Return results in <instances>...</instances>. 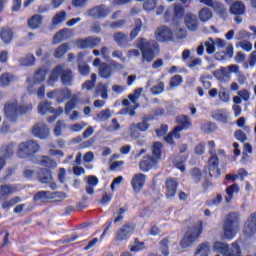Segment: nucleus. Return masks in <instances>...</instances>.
Instances as JSON below:
<instances>
[{
    "label": "nucleus",
    "instance_id": "1",
    "mask_svg": "<svg viewBox=\"0 0 256 256\" xmlns=\"http://www.w3.org/2000/svg\"><path fill=\"white\" fill-rule=\"evenodd\" d=\"M136 47L141 51L142 63H151L155 57H159L161 47L155 40H147L146 38H138Z\"/></svg>",
    "mask_w": 256,
    "mask_h": 256
},
{
    "label": "nucleus",
    "instance_id": "2",
    "mask_svg": "<svg viewBox=\"0 0 256 256\" xmlns=\"http://www.w3.org/2000/svg\"><path fill=\"white\" fill-rule=\"evenodd\" d=\"M37 165H40L39 173H38V180L47 185L53 181V169H57V161L51 159L49 156H38L35 160Z\"/></svg>",
    "mask_w": 256,
    "mask_h": 256
},
{
    "label": "nucleus",
    "instance_id": "3",
    "mask_svg": "<svg viewBox=\"0 0 256 256\" xmlns=\"http://www.w3.org/2000/svg\"><path fill=\"white\" fill-rule=\"evenodd\" d=\"M33 111V104L19 105L17 100L8 101L4 104V114L9 121L15 122L19 118V115H25Z\"/></svg>",
    "mask_w": 256,
    "mask_h": 256
},
{
    "label": "nucleus",
    "instance_id": "4",
    "mask_svg": "<svg viewBox=\"0 0 256 256\" xmlns=\"http://www.w3.org/2000/svg\"><path fill=\"white\" fill-rule=\"evenodd\" d=\"M61 79L63 85H72L73 84V71L65 66L59 64L56 65L53 70L51 71L50 76L47 79V85L49 87H54L57 81Z\"/></svg>",
    "mask_w": 256,
    "mask_h": 256
},
{
    "label": "nucleus",
    "instance_id": "5",
    "mask_svg": "<svg viewBox=\"0 0 256 256\" xmlns=\"http://www.w3.org/2000/svg\"><path fill=\"white\" fill-rule=\"evenodd\" d=\"M241 222V216L238 212H230L227 214L223 224L224 237L231 241L237 235L239 231V223Z\"/></svg>",
    "mask_w": 256,
    "mask_h": 256
},
{
    "label": "nucleus",
    "instance_id": "6",
    "mask_svg": "<svg viewBox=\"0 0 256 256\" xmlns=\"http://www.w3.org/2000/svg\"><path fill=\"white\" fill-rule=\"evenodd\" d=\"M93 65L98 68V75L102 79H110L113 75V71H121V69H123V64L115 60H111L110 63L102 62L101 58H96L93 61Z\"/></svg>",
    "mask_w": 256,
    "mask_h": 256
},
{
    "label": "nucleus",
    "instance_id": "7",
    "mask_svg": "<svg viewBox=\"0 0 256 256\" xmlns=\"http://www.w3.org/2000/svg\"><path fill=\"white\" fill-rule=\"evenodd\" d=\"M203 233V222L199 220L196 226L188 227L187 231L185 232L182 240L180 241V247L182 249H187L191 247L197 239L201 237Z\"/></svg>",
    "mask_w": 256,
    "mask_h": 256
},
{
    "label": "nucleus",
    "instance_id": "8",
    "mask_svg": "<svg viewBox=\"0 0 256 256\" xmlns=\"http://www.w3.org/2000/svg\"><path fill=\"white\" fill-rule=\"evenodd\" d=\"M41 146L35 140H28L22 142L18 146L17 155L20 159H28L33 157L36 153H39Z\"/></svg>",
    "mask_w": 256,
    "mask_h": 256
},
{
    "label": "nucleus",
    "instance_id": "9",
    "mask_svg": "<svg viewBox=\"0 0 256 256\" xmlns=\"http://www.w3.org/2000/svg\"><path fill=\"white\" fill-rule=\"evenodd\" d=\"M213 250L216 251V253H220V255L225 256H241V246L239 245V242H233L232 243V250L229 252V244H225L220 241H216L213 245Z\"/></svg>",
    "mask_w": 256,
    "mask_h": 256
},
{
    "label": "nucleus",
    "instance_id": "10",
    "mask_svg": "<svg viewBox=\"0 0 256 256\" xmlns=\"http://www.w3.org/2000/svg\"><path fill=\"white\" fill-rule=\"evenodd\" d=\"M179 189V181L177 178L168 177L164 183L165 197L168 201H173V198L177 196V190Z\"/></svg>",
    "mask_w": 256,
    "mask_h": 256
},
{
    "label": "nucleus",
    "instance_id": "11",
    "mask_svg": "<svg viewBox=\"0 0 256 256\" xmlns=\"http://www.w3.org/2000/svg\"><path fill=\"white\" fill-rule=\"evenodd\" d=\"M15 142L9 144H4L0 147L2 156H0V171L3 170V167L7 165V159H11L15 153Z\"/></svg>",
    "mask_w": 256,
    "mask_h": 256
},
{
    "label": "nucleus",
    "instance_id": "12",
    "mask_svg": "<svg viewBox=\"0 0 256 256\" xmlns=\"http://www.w3.org/2000/svg\"><path fill=\"white\" fill-rule=\"evenodd\" d=\"M137 225L133 222L124 224L121 228L117 230L116 241H127L133 233H135Z\"/></svg>",
    "mask_w": 256,
    "mask_h": 256
},
{
    "label": "nucleus",
    "instance_id": "13",
    "mask_svg": "<svg viewBox=\"0 0 256 256\" xmlns=\"http://www.w3.org/2000/svg\"><path fill=\"white\" fill-rule=\"evenodd\" d=\"M109 13H111V8L104 4L94 6L87 10V14L93 19H105V17L109 16Z\"/></svg>",
    "mask_w": 256,
    "mask_h": 256
},
{
    "label": "nucleus",
    "instance_id": "14",
    "mask_svg": "<svg viewBox=\"0 0 256 256\" xmlns=\"http://www.w3.org/2000/svg\"><path fill=\"white\" fill-rule=\"evenodd\" d=\"M71 90L64 89H55L47 93L48 99H56L57 103H64L67 99H71Z\"/></svg>",
    "mask_w": 256,
    "mask_h": 256
},
{
    "label": "nucleus",
    "instance_id": "15",
    "mask_svg": "<svg viewBox=\"0 0 256 256\" xmlns=\"http://www.w3.org/2000/svg\"><path fill=\"white\" fill-rule=\"evenodd\" d=\"M99 43H101V38L93 36L76 40V45L79 49H95Z\"/></svg>",
    "mask_w": 256,
    "mask_h": 256
},
{
    "label": "nucleus",
    "instance_id": "16",
    "mask_svg": "<svg viewBox=\"0 0 256 256\" xmlns=\"http://www.w3.org/2000/svg\"><path fill=\"white\" fill-rule=\"evenodd\" d=\"M256 233V212H253L243 227V235L245 237H253Z\"/></svg>",
    "mask_w": 256,
    "mask_h": 256
},
{
    "label": "nucleus",
    "instance_id": "17",
    "mask_svg": "<svg viewBox=\"0 0 256 256\" xmlns=\"http://www.w3.org/2000/svg\"><path fill=\"white\" fill-rule=\"evenodd\" d=\"M155 35L161 43L173 41V31L167 26L158 27Z\"/></svg>",
    "mask_w": 256,
    "mask_h": 256
},
{
    "label": "nucleus",
    "instance_id": "18",
    "mask_svg": "<svg viewBox=\"0 0 256 256\" xmlns=\"http://www.w3.org/2000/svg\"><path fill=\"white\" fill-rule=\"evenodd\" d=\"M208 172L210 177H219L221 169H219V157L213 154L208 160Z\"/></svg>",
    "mask_w": 256,
    "mask_h": 256
},
{
    "label": "nucleus",
    "instance_id": "19",
    "mask_svg": "<svg viewBox=\"0 0 256 256\" xmlns=\"http://www.w3.org/2000/svg\"><path fill=\"white\" fill-rule=\"evenodd\" d=\"M146 179L147 175L143 173H138L133 176L130 183L134 193H140V191L143 190V187H145Z\"/></svg>",
    "mask_w": 256,
    "mask_h": 256
},
{
    "label": "nucleus",
    "instance_id": "20",
    "mask_svg": "<svg viewBox=\"0 0 256 256\" xmlns=\"http://www.w3.org/2000/svg\"><path fill=\"white\" fill-rule=\"evenodd\" d=\"M176 123L178 124L174 129L181 133V131H187L193 127V122L188 115H180L176 118Z\"/></svg>",
    "mask_w": 256,
    "mask_h": 256
},
{
    "label": "nucleus",
    "instance_id": "21",
    "mask_svg": "<svg viewBox=\"0 0 256 256\" xmlns=\"http://www.w3.org/2000/svg\"><path fill=\"white\" fill-rule=\"evenodd\" d=\"M32 134L38 139H47L49 137V128L43 122L36 123L32 128Z\"/></svg>",
    "mask_w": 256,
    "mask_h": 256
},
{
    "label": "nucleus",
    "instance_id": "22",
    "mask_svg": "<svg viewBox=\"0 0 256 256\" xmlns=\"http://www.w3.org/2000/svg\"><path fill=\"white\" fill-rule=\"evenodd\" d=\"M149 121H153V117H143L142 122L132 123L130 125V131H132V135L135 134V131H141L142 133H145V131L151 127Z\"/></svg>",
    "mask_w": 256,
    "mask_h": 256
},
{
    "label": "nucleus",
    "instance_id": "23",
    "mask_svg": "<svg viewBox=\"0 0 256 256\" xmlns=\"http://www.w3.org/2000/svg\"><path fill=\"white\" fill-rule=\"evenodd\" d=\"M154 165H157V159L148 154L143 157V160L140 161L139 169L140 171H143V173H148V171H151V169H153Z\"/></svg>",
    "mask_w": 256,
    "mask_h": 256
},
{
    "label": "nucleus",
    "instance_id": "24",
    "mask_svg": "<svg viewBox=\"0 0 256 256\" xmlns=\"http://www.w3.org/2000/svg\"><path fill=\"white\" fill-rule=\"evenodd\" d=\"M184 23L189 31H197L199 29V18L195 14H186Z\"/></svg>",
    "mask_w": 256,
    "mask_h": 256
},
{
    "label": "nucleus",
    "instance_id": "25",
    "mask_svg": "<svg viewBox=\"0 0 256 256\" xmlns=\"http://www.w3.org/2000/svg\"><path fill=\"white\" fill-rule=\"evenodd\" d=\"M49 73V69L46 67L38 68L32 77V83L34 85H41L47 79V74Z\"/></svg>",
    "mask_w": 256,
    "mask_h": 256
},
{
    "label": "nucleus",
    "instance_id": "26",
    "mask_svg": "<svg viewBox=\"0 0 256 256\" xmlns=\"http://www.w3.org/2000/svg\"><path fill=\"white\" fill-rule=\"evenodd\" d=\"M185 17V8L180 4L174 5V16L172 18V25L178 27L181 20Z\"/></svg>",
    "mask_w": 256,
    "mask_h": 256
},
{
    "label": "nucleus",
    "instance_id": "27",
    "mask_svg": "<svg viewBox=\"0 0 256 256\" xmlns=\"http://www.w3.org/2000/svg\"><path fill=\"white\" fill-rule=\"evenodd\" d=\"M99 185V178L95 175H90L87 177V182H86V193L87 195H93L95 193V187Z\"/></svg>",
    "mask_w": 256,
    "mask_h": 256
},
{
    "label": "nucleus",
    "instance_id": "28",
    "mask_svg": "<svg viewBox=\"0 0 256 256\" xmlns=\"http://www.w3.org/2000/svg\"><path fill=\"white\" fill-rule=\"evenodd\" d=\"M44 17L41 14H34L27 21L29 29H39L43 25Z\"/></svg>",
    "mask_w": 256,
    "mask_h": 256
},
{
    "label": "nucleus",
    "instance_id": "29",
    "mask_svg": "<svg viewBox=\"0 0 256 256\" xmlns=\"http://www.w3.org/2000/svg\"><path fill=\"white\" fill-rule=\"evenodd\" d=\"M245 11H247V8L242 1H235L230 6L231 15H245Z\"/></svg>",
    "mask_w": 256,
    "mask_h": 256
},
{
    "label": "nucleus",
    "instance_id": "30",
    "mask_svg": "<svg viewBox=\"0 0 256 256\" xmlns=\"http://www.w3.org/2000/svg\"><path fill=\"white\" fill-rule=\"evenodd\" d=\"M115 43L119 47H129V37L123 32H117L113 35Z\"/></svg>",
    "mask_w": 256,
    "mask_h": 256
},
{
    "label": "nucleus",
    "instance_id": "31",
    "mask_svg": "<svg viewBox=\"0 0 256 256\" xmlns=\"http://www.w3.org/2000/svg\"><path fill=\"white\" fill-rule=\"evenodd\" d=\"M51 105H53V104L47 100L40 102L38 105V113L40 115H47V113H54L55 108L52 107Z\"/></svg>",
    "mask_w": 256,
    "mask_h": 256
},
{
    "label": "nucleus",
    "instance_id": "32",
    "mask_svg": "<svg viewBox=\"0 0 256 256\" xmlns=\"http://www.w3.org/2000/svg\"><path fill=\"white\" fill-rule=\"evenodd\" d=\"M17 191V187L13 185H1L0 186V201L1 199H6V197H9V195H13Z\"/></svg>",
    "mask_w": 256,
    "mask_h": 256
},
{
    "label": "nucleus",
    "instance_id": "33",
    "mask_svg": "<svg viewBox=\"0 0 256 256\" xmlns=\"http://www.w3.org/2000/svg\"><path fill=\"white\" fill-rule=\"evenodd\" d=\"M212 9L214 13L219 15L221 19H227V17L229 16V14L227 13V7H225V5L221 2H215Z\"/></svg>",
    "mask_w": 256,
    "mask_h": 256
},
{
    "label": "nucleus",
    "instance_id": "34",
    "mask_svg": "<svg viewBox=\"0 0 256 256\" xmlns=\"http://www.w3.org/2000/svg\"><path fill=\"white\" fill-rule=\"evenodd\" d=\"M239 191H241V188H239V184H232L230 186H228L226 188V197H225V201L226 203H231V201H233V196L235 195V193H239Z\"/></svg>",
    "mask_w": 256,
    "mask_h": 256
},
{
    "label": "nucleus",
    "instance_id": "35",
    "mask_svg": "<svg viewBox=\"0 0 256 256\" xmlns=\"http://www.w3.org/2000/svg\"><path fill=\"white\" fill-rule=\"evenodd\" d=\"M55 195H57V192H49V191H39L37 192L33 200L34 201H47L48 199H55Z\"/></svg>",
    "mask_w": 256,
    "mask_h": 256
},
{
    "label": "nucleus",
    "instance_id": "36",
    "mask_svg": "<svg viewBox=\"0 0 256 256\" xmlns=\"http://www.w3.org/2000/svg\"><path fill=\"white\" fill-rule=\"evenodd\" d=\"M143 28V21H141V18H137L134 20V28L130 32V41H134V39H137V36L141 32V29Z\"/></svg>",
    "mask_w": 256,
    "mask_h": 256
},
{
    "label": "nucleus",
    "instance_id": "37",
    "mask_svg": "<svg viewBox=\"0 0 256 256\" xmlns=\"http://www.w3.org/2000/svg\"><path fill=\"white\" fill-rule=\"evenodd\" d=\"M198 17L202 23H207V21L213 19V12L211 9L204 7L199 11Z\"/></svg>",
    "mask_w": 256,
    "mask_h": 256
},
{
    "label": "nucleus",
    "instance_id": "38",
    "mask_svg": "<svg viewBox=\"0 0 256 256\" xmlns=\"http://www.w3.org/2000/svg\"><path fill=\"white\" fill-rule=\"evenodd\" d=\"M0 38L2 39L3 43L9 45V43L13 41V30L10 28H2L0 32Z\"/></svg>",
    "mask_w": 256,
    "mask_h": 256
},
{
    "label": "nucleus",
    "instance_id": "39",
    "mask_svg": "<svg viewBox=\"0 0 256 256\" xmlns=\"http://www.w3.org/2000/svg\"><path fill=\"white\" fill-rule=\"evenodd\" d=\"M69 35V29L64 28L58 31L54 37H53V43L54 45H58V43H61V41H65Z\"/></svg>",
    "mask_w": 256,
    "mask_h": 256
},
{
    "label": "nucleus",
    "instance_id": "40",
    "mask_svg": "<svg viewBox=\"0 0 256 256\" xmlns=\"http://www.w3.org/2000/svg\"><path fill=\"white\" fill-rule=\"evenodd\" d=\"M67 19V12L65 10H61L56 13L52 18V25L57 27V25H61Z\"/></svg>",
    "mask_w": 256,
    "mask_h": 256
},
{
    "label": "nucleus",
    "instance_id": "41",
    "mask_svg": "<svg viewBox=\"0 0 256 256\" xmlns=\"http://www.w3.org/2000/svg\"><path fill=\"white\" fill-rule=\"evenodd\" d=\"M21 67H31L35 65V56L33 54H27L25 57L18 60Z\"/></svg>",
    "mask_w": 256,
    "mask_h": 256
},
{
    "label": "nucleus",
    "instance_id": "42",
    "mask_svg": "<svg viewBox=\"0 0 256 256\" xmlns=\"http://www.w3.org/2000/svg\"><path fill=\"white\" fill-rule=\"evenodd\" d=\"M130 253H139V251H145V242L139 241V238H134V244L129 245Z\"/></svg>",
    "mask_w": 256,
    "mask_h": 256
},
{
    "label": "nucleus",
    "instance_id": "43",
    "mask_svg": "<svg viewBox=\"0 0 256 256\" xmlns=\"http://www.w3.org/2000/svg\"><path fill=\"white\" fill-rule=\"evenodd\" d=\"M163 151V143L157 141L153 143L152 146V155L154 157V159L159 160L161 159V153Z\"/></svg>",
    "mask_w": 256,
    "mask_h": 256
},
{
    "label": "nucleus",
    "instance_id": "44",
    "mask_svg": "<svg viewBox=\"0 0 256 256\" xmlns=\"http://www.w3.org/2000/svg\"><path fill=\"white\" fill-rule=\"evenodd\" d=\"M173 137H175L176 139H181V133L176 131L175 128L170 133H168L166 135V137L164 138V141L168 145H176L175 140L173 139Z\"/></svg>",
    "mask_w": 256,
    "mask_h": 256
},
{
    "label": "nucleus",
    "instance_id": "45",
    "mask_svg": "<svg viewBox=\"0 0 256 256\" xmlns=\"http://www.w3.org/2000/svg\"><path fill=\"white\" fill-rule=\"evenodd\" d=\"M96 93L97 95H100L102 99H109L107 84L98 83L96 86Z\"/></svg>",
    "mask_w": 256,
    "mask_h": 256
},
{
    "label": "nucleus",
    "instance_id": "46",
    "mask_svg": "<svg viewBox=\"0 0 256 256\" xmlns=\"http://www.w3.org/2000/svg\"><path fill=\"white\" fill-rule=\"evenodd\" d=\"M67 51H69V44L68 43H64V44L60 45L54 51L55 59H61V57H63L67 53Z\"/></svg>",
    "mask_w": 256,
    "mask_h": 256
},
{
    "label": "nucleus",
    "instance_id": "47",
    "mask_svg": "<svg viewBox=\"0 0 256 256\" xmlns=\"http://www.w3.org/2000/svg\"><path fill=\"white\" fill-rule=\"evenodd\" d=\"M15 81V76H13L11 73H4L0 76V83L2 87H7L8 85H11Z\"/></svg>",
    "mask_w": 256,
    "mask_h": 256
},
{
    "label": "nucleus",
    "instance_id": "48",
    "mask_svg": "<svg viewBox=\"0 0 256 256\" xmlns=\"http://www.w3.org/2000/svg\"><path fill=\"white\" fill-rule=\"evenodd\" d=\"M77 103H79V97H77V95L72 96L71 99L65 104V112L71 113V111L77 107Z\"/></svg>",
    "mask_w": 256,
    "mask_h": 256
},
{
    "label": "nucleus",
    "instance_id": "49",
    "mask_svg": "<svg viewBox=\"0 0 256 256\" xmlns=\"http://www.w3.org/2000/svg\"><path fill=\"white\" fill-rule=\"evenodd\" d=\"M190 175L194 183H201V179H203V172H201V169L194 167L190 170Z\"/></svg>",
    "mask_w": 256,
    "mask_h": 256
},
{
    "label": "nucleus",
    "instance_id": "50",
    "mask_svg": "<svg viewBox=\"0 0 256 256\" xmlns=\"http://www.w3.org/2000/svg\"><path fill=\"white\" fill-rule=\"evenodd\" d=\"M17 203H21V197L19 196H15L8 201H4L1 207L2 209H11V207H14V205H17Z\"/></svg>",
    "mask_w": 256,
    "mask_h": 256
},
{
    "label": "nucleus",
    "instance_id": "51",
    "mask_svg": "<svg viewBox=\"0 0 256 256\" xmlns=\"http://www.w3.org/2000/svg\"><path fill=\"white\" fill-rule=\"evenodd\" d=\"M204 46L206 47V53L208 55H213V53H215V40H213V38H209L207 41H205Z\"/></svg>",
    "mask_w": 256,
    "mask_h": 256
},
{
    "label": "nucleus",
    "instance_id": "52",
    "mask_svg": "<svg viewBox=\"0 0 256 256\" xmlns=\"http://www.w3.org/2000/svg\"><path fill=\"white\" fill-rule=\"evenodd\" d=\"M160 251L163 256H169V238H163L160 241Z\"/></svg>",
    "mask_w": 256,
    "mask_h": 256
},
{
    "label": "nucleus",
    "instance_id": "53",
    "mask_svg": "<svg viewBox=\"0 0 256 256\" xmlns=\"http://www.w3.org/2000/svg\"><path fill=\"white\" fill-rule=\"evenodd\" d=\"M185 161H187V158L186 157H176L175 159V167L176 169H179V171H181L182 173H185Z\"/></svg>",
    "mask_w": 256,
    "mask_h": 256
},
{
    "label": "nucleus",
    "instance_id": "54",
    "mask_svg": "<svg viewBox=\"0 0 256 256\" xmlns=\"http://www.w3.org/2000/svg\"><path fill=\"white\" fill-rule=\"evenodd\" d=\"M200 83L204 87L206 91H209L211 89V76L209 75H201L200 76Z\"/></svg>",
    "mask_w": 256,
    "mask_h": 256
},
{
    "label": "nucleus",
    "instance_id": "55",
    "mask_svg": "<svg viewBox=\"0 0 256 256\" xmlns=\"http://www.w3.org/2000/svg\"><path fill=\"white\" fill-rule=\"evenodd\" d=\"M165 91V83L164 82H159L157 85L153 86L150 89V92L152 95H161Z\"/></svg>",
    "mask_w": 256,
    "mask_h": 256
},
{
    "label": "nucleus",
    "instance_id": "56",
    "mask_svg": "<svg viewBox=\"0 0 256 256\" xmlns=\"http://www.w3.org/2000/svg\"><path fill=\"white\" fill-rule=\"evenodd\" d=\"M213 119L220 121L221 123H227V114L223 111L218 110L212 114Z\"/></svg>",
    "mask_w": 256,
    "mask_h": 256
},
{
    "label": "nucleus",
    "instance_id": "57",
    "mask_svg": "<svg viewBox=\"0 0 256 256\" xmlns=\"http://www.w3.org/2000/svg\"><path fill=\"white\" fill-rule=\"evenodd\" d=\"M183 83V76L175 75L170 79L169 85L173 89L175 87H179Z\"/></svg>",
    "mask_w": 256,
    "mask_h": 256
},
{
    "label": "nucleus",
    "instance_id": "58",
    "mask_svg": "<svg viewBox=\"0 0 256 256\" xmlns=\"http://www.w3.org/2000/svg\"><path fill=\"white\" fill-rule=\"evenodd\" d=\"M157 7V0H145L143 3L144 11H153Z\"/></svg>",
    "mask_w": 256,
    "mask_h": 256
},
{
    "label": "nucleus",
    "instance_id": "59",
    "mask_svg": "<svg viewBox=\"0 0 256 256\" xmlns=\"http://www.w3.org/2000/svg\"><path fill=\"white\" fill-rule=\"evenodd\" d=\"M111 117V111L109 109L102 110L97 114L98 121H107Z\"/></svg>",
    "mask_w": 256,
    "mask_h": 256
},
{
    "label": "nucleus",
    "instance_id": "60",
    "mask_svg": "<svg viewBox=\"0 0 256 256\" xmlns=\"http://www.w3.org/2000/svg\"><path fill=\"white\" fill-rule=\"evenodd\" d=\"M63 125H64L63 120H58L56 122V125L54 127V134L56 135V137H61L63 133Z\"/></svg>",
    "mask_w": 256,
    "mask_h": 256
},
{
    "label": "nucleus",
    "instance_id": "61",
    "mask_svg": "<svg viewBox=\"0 0 256 256\" xmlns=\"http://www.w3.org/2000/svg\"><path fill=\"white\" fill-rule=\"evenodd\" d=\"M112 57L114 59H119V61H121V63H125V61H127V57H125V55L123 54V51H121V50H114L112 52Z\"/></svg>",
    "mask_w": 256,
    "mask_h": 256
},
{
    "label": "nucleus",
    "instance_id": "62",
    "mask_svg": "<svg viewBox=\"0 0 256 256\" xmlns=\"http://www.w3.org/2000/svg\"><path fill=\"white\" fill-rule=\"evenodd\" d=\"M167 131H169V126L167 124H162L160 128L155 130V133L158 137H163L167 135Z\"/></svg>",
    "mask_w": 256,
    "mask_h": 256
},
{
    "label": "nucleus",
    "instance_id": "63",
    "mask_svg": "<svg viewBox=\"0 0 256 256\" xmlns=\"http://www.w3.org/2000/svg\"><path fill=\"white\" fill-rule=\"evenodd\" d=\"M78 71H79L80 75H83V77H87V75H89V73H91V67H89L88 64L79 65Z\"/></svg>",
    "mask_w": 256,
    "mask_h": 256
},
{
    "label": "nucleus",
    "instance_id": "64",
    "mask_svg": "<svg viewBox=\"0 0 256 256\" xmlns=\"http://www.w3.org/2000/svg\"><path fill=\"white\" fill-rule=\"evenodd\" d=\"M234 137L237 139V141H241V143H245V141H247V134H245L243 130L235 131Z\"/></svg>",
    "mask_w": 256,
    "mask_h": 256
}]
</instances>
